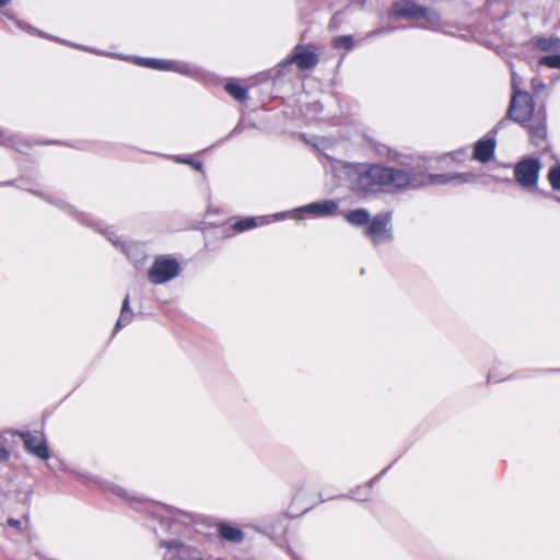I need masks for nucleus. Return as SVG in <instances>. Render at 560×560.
<instances>
[{"instance_id": "nucleus-1", "label": "nucleus", "mask_w": 560, "mask_h": 560, "mask_svg": "<svg viewBox=\"0 0 560 560\" xmlns=\"http://www.w3.org/2000/svg\"><path fill=\"white\" fill-rule=\"evenodd\" d=\"M411 173L401 168L387 167L380 164L358 171L354 189L362 194H374L384 190L409 187Z\"/></svg>"}, {"instance_id": "nucleus-2", "label": "nucleus", "mask_w": 560, "mask_h": 560, "mask_svg": "<svg viewBox=\"0 0 560 560\" xmlns=\"http://www.w3.org/2000/svg\"><path fill=\"white\" fill-rule=\"evenodd\" d=\"M534 113V103L526 92L516 90L515 78H513V95L509 107V116L516 122L524 124Z\"/></svg>"}, {"instance_id": "nucleus-3", "label": "nucleus", "mask_w": 560, "mask_h": 560, "mask_svg": "<svg viewBox=\"0 0 560 560\" xmlns=\"http://www.w3.org/2000/svg\"><path fill=\"white\" fill-rule=\"evenodd\" d=\"M474 176L470 173H456V174H416L411 173V183L409 187L417 188L428 185H446L450 183L463 184L472 180Z\"/></svg>"}, {"instance_id": "nucleus-4", "label": "nucleus", "mask_w": 560, "mask_h": 560, "mask_svg": "<svg viewBox=\"0 0 560 560\" xmlns=\"http://www.w3.org/2000/svg\"><path fill=\"white\" fill-rule=\"evenodd\" d=\"M180 267L177 260L173 258H156L148 271L149 280L154 284L167 282L179 273Z\"/></svg>"}, {"instance_id": "nucleus-5", "label": "nucleus", "mask_w": 560, "mask_h": 560, "mask_svg": "<svg viewBox=\"0 0 560 560\" xmlns=\"http://www.w3.org/2000/svg\"><path fill=\"white\" fill-rule=\"evenodd\" d=\"M541 164L537 159H525L515 165L514 174L517 183L525 187H535Z\"/></svg>"}, {"instance_id": "nucleus-6", "label": "nucleus", "mask_w": 560, "mask_h": 560, "mask_svg": "<svg viewBox=\"0 0 560 560\" xmlns=\"http://www.w3.org/2000/svg\"><path fill=\"white\" fill-rule=\"evenodd\" d=\"M389 222L390 215L388 213L377 214L370 221L366 235L374 244H381L392 240Z\"/></svg>"}, {"instance_id": "nucleus-7", "label": "nucleus", "mask_w": 560, "mask_h": 560, "mask_svg": "<svg viewBox=\"0 0 560 560\" xmlns=\"http://www.w3.org/2000/svg\"><path fill=\"white\" fill-rule=\"evenodd\" d=\"M162 546L168 550H174L168 560H203L196 549L177 540L163 541Z\"/></svg>"}, {"instance_id": "nucleus-8", "label": "nucleus", "mask_w": 560, "mask_h": 560, "mask_svg": "<svg viewBox=\"0 0 560 560\" xmlns=\"http://www.w3.org/2000/svg\"><path fill=\"white\" fill-rule=\"evenodd\" d=\"M21 438L28 452L42 459H47L49 457L46 442L42 435H34L30 432H25L21 434Z\"/></svg>"}, {"instance_id": "nucleus-9", "label": "nucleus", "mask_w": 560, "mask_h": 560, "mask_svg": "<svg viewBox=\"0 0 560 560\" xmlns=\"http://www.w3.org/2000/svg\"><path fill=\"white\" fill-rule=\"evenodd\" d=\"M428 12V9L411 0H402L394 5V13L401 18H424Z\"/></svg>"}, {"instance_id": "nucleus-10", "label": "nucleus", "mask_w": 560, "mask_h": 560, "mask_svg": "<svg viewBox=\"0 0 560 560\" xmlns=\"http://www.w3.org/2000/svg\"><path fill=\"white\" fill-rule=\"evenodd\" d=\"M290 62H295L299 69L306 70L315 67L318 62V58L314 50L303 46H298L295 48V52L290 59Z\"/></svg>"}, {"instance_id": "nucleus-11", "label": "nucleus", "mask_w": 560, "mask_h": 560, "mask_svg": "<svg viewBox=\"0 0 560 560\" xmlns=\"http://www.w3.org/2000/svg\"><path fill=\"white\" fill-rule=\"evenodd\" d=\"M138 65L145 66L159 70H174L180 73H190L189 67L183 63H175L172 61L160 60V59H139Z\"/></svg>"}, {"instance_id": "nucleus-12", "label": "nucleus", "mask_w": 560, "mask_h": 560, "mask_svg": "<svg viewBox=\"0 0 560 560\" xmlns=\"http://www.w3.org/2000/svg\"><path fill=\"white\" fill-rule=\"evenodd\" d=\"M495 141L492 138L479 140L474 148V159L481 162H489L494 154Z\"/></svg>"}, {"instance_id": "nucleus-13", "label": "nucleus", "mask_w": 560, "mask_h": 560, "mask_svg": "<svg viewBox=\"0 0 560 560\" xmlns=\"http://www.w3.org/2000/svg\"><path fill=\"white\" fill-rule=\"evenodd\" d=\"M528 131L532 142L535 145H540L546 140L547 130L545 113L537 114V116L534 118V122L528 126Z\"/></svg>"}, {"instance_id": "nucleus-14", "label": "nucleus", "mask_w": 560, "mask_h": 560, "mask_svg": "<svg viewBox=\"0 0 560 560\" xmlns=\"http://www.w3.org/2000/svg\"><path fill=\"white\" fill-rule=\"evenodd\" d=\"M338 206L334 200H325L320 202H313L303 208L307 213L316 217L331 215L336 212Z\"/></svg>"}, {"instance_id": "nucleus-15", "label": "nucleus", "mask_w": 560, "mask_h": 560, "mask_svg": "<svg viewBox=\"0 0 560 560\" xmlns=\"http://www.w3.org/2000/svg\"><path fill=\"white\" fill-rule=\"evenodd\" d=\"M530 45L541 51H557L560 50V38L556 36L534 37Z\"/></svg>"}, {"instance_id": "nucleus-16", "label": "nucleus", "mask_w": 560, "mask_h": 560, "mask_svg": "<svg viewBox=\"0 0 560 560\" xmlns=\"http://www.w3.org/2000/svg\"><path fill=\"white\" fill-rule=\"evenodd\" d=\"M348 223L354 226L365 225L370 222V213L365 209H355L345 215Z\"/></svg>"}, {"instance_id": "nucleus-17", "label": "nucleus", "mask_w": 560, "mask_h": 560, "mask_svg": "<svg viewBox=\"0 0 560 560\" xmlns=\"http://www.w3.org/2000/svg\"><path fill=\"white\" fill-rule=\"evenodd\" d=\"M219 532L222 538L233 542L242 541L244 537L241 529L230 525H221Z\"/></svg>"}, {"instance_id": "nucleus-18", "label": "nucleus", "mask_w": 560, "mask_h": 560, "mask_svg": "<svg viewBox=\"0 0 560 560\" xmlns=\"http://www.w3.org/2000/svg\"><path fill=\"white\" fill-rule=\"evenodd\" d=\"M132 312L130 310V302H129V295H126V298L122 301L120 316L116 323V329H119L124 325L128 324L132 319Z\"/></svg>"}, {"instance_id": "nucleus-19", "label": "nucleus", "mask_w": 560, "mask_h": 560, "mask_svg": "<svg viewBox=\"0 0 560 560\" xmlns=\"http://www.w3.org/2000/svg\"><path fill=\"white\" fill-rule=\"evenodd\" d=\"M225 90L237 101H244L247 97V90L238 84L228 83Z\"/></svg>"}, {"instance_id": "nucleus-20", "label": "nucleus", "mask_w": 560, "mask_h": 560, "mask_svg": "<svg viewBox=\"0 0 560 560\" xmlns=\"http://www.w3.org/2000/svg\"><path fill=\"white\" fill-rule=\"evenodd\" d=\"M335 48H345L350 50L353 47V38L351 35L338 36L334 39Z\"/></svg>"}, {"instance_id": "nucleus-21", "label": "nucleus", "mask_w": 560, "mask_h": 560, "mask_svg": "<svg viewBox=\"0 0 560 560\" xmlns=\"http://www.w3.org/2000/svg\"><path fill=\"white\" fill-rule=\"evenodd\" d=\"M548 179L552 188L560 190V165L555 166L549 171Z\"/></svg>"}, {"instance_id": "nucleus-22", "label": "nucleus", "mask_w": 560, "mask_h": 560, "mask_svg": "<svg viewBox=\"0 0 560 560\" xmlns=\"http://www.w3.org/2000/svg\"><path fill=\"white\" fill-rule=\"evenodd\" d=\"M539 65L550 68H560V55L545 56L539 59Z\"/></svg>"}, {"instance_id": "nucleus-23", "label": "nucleus", "mask_w": 560, "mask_h": 560, "mask_svg": "<svg viewBox=\"0 0 560 560\" xmlns=\"http://www.w3.org/2000/svg\"><path fill=\"white\" fill-rule=\"evenodd\" d=\"M255 225H256V223H255L254 218H246V219L237 221L234 224V230L238 231V232H243V231L254 228Z\"/></svg>"}, {"instance_id": "nucleus-24", "label": "nucleus", "mask_w": 560, "mask_h": 560, "mask_svg": "<svg viewBox=\"0 0 560 560\" xmlns=\"http://www.w3.org/2000/svg\"><path fill=\"white\" fill-rule=\"evenodd\" d=\"M8 525L15 528L18 532H23L26 529V526H23L22 522L15 518H9Z\"/></svg>"}, {"instance_id": "nucleus-25", "label": "nucleus", "mask_w": 560, "mask_h": 560, "mask_svg": "<svg viewBox=\"0 0 560 560\" xmlns=\"http://www.w3.org/2000/svg\"><path fill=\"white\" fill-rule=\"evenodd\" d=\"M545 84L541 82V80L537 79V78H534L532 80V89L535 91V92H539L541 90L545 89Z\"/></svg>"}, {"instance_id": "nucleus-26", "label": "nucleus", "mask_w": 560, "mask_h": 560, "mask_svg": "<svg viewBox=\"0 0 560 560\" xmlns=\"http://www.w3.org/2000/svg\"><path fill=\"white\" fill-rule=\"evenodd\" d=\"M8 457H9L8 451L0 446V462L5 460Z\"/></svg>"}, {"instance_id": "nucleus-27", "label": "nucleus", "mask_w": 560, "mask_h": 560, "mask_svg": "<svg viewBox=\"0 0 560 560\" xmlns=\"http://www.w3.org/2000/svg\"><path fill=\"white\" fill-rule=\"evenodd\" d=\"M515 78V85H516V90H518V84L521 83V81H518L517 79V75L515 72H512V79Z\"/></svg>"}, {"instance_id": "nucleus-28", "label": "nucleus", "mask_w": 560, "mask_h": 560, "mask_svg": "<svg viewBox=\"0 0 560 560\" xmlns=\"http://www.w3.org/2000/svg\"><path fill=\"white\" fill-rule=\"evenodd\" d=\"M191 165L196 168V170H201L202 167V164L200 162H191Z\"/></svg>"}, {"instance_id": "nucleus-29", "label": "nucleus", "mask_w": 560, "mask_h": 560, "mask_svg": "<svg viewBox=\"0 0 560 560\" xmlns=\"http://www.w3.org/2000/svg\"><path fill=\"white\" fill-rule=\"evenodd\" d=\"M9 2V0H0V7L7 4Z\"/></svg>"}]
</instances>
